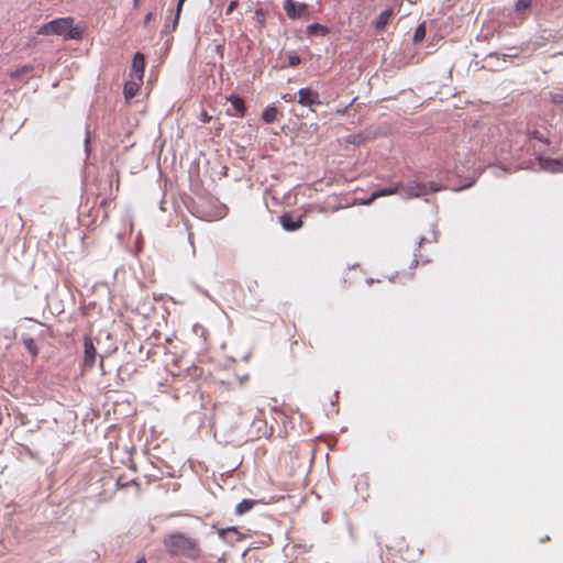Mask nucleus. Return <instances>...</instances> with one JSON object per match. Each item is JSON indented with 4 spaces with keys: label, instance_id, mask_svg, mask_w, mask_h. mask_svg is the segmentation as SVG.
Instances as JSON below:
<instances>
[{
    "label": "nucleus",
    "instance_id": "obj_5",
    "mask_svg": "<svg viewBox=\"0 0 563 563\" xmlns=\"http://www.w3.org/2000/svg\"><path fill=\"white\" fill-rule=\"evenodd\" d=\"M537 159L542 170L550 173H559L563 170V157L560 159H553L539 155Z\"/></svg>",
    "mask_w": 563,
    "mask_h": 563
},
{
    "label": "nucleus",
    "instance_id": "obj_15",
    "mask_svg": "<svg viewBox=\"0 0 563 563\" xmlns=\"http://www.w3.org/2000/svg\"><path fill=\"white\" fill-rule=\"evenodd\" d=\"M278 111L275 107H267L263 113L262 119L265 123H273L277 119Z\"/></svg>",
    "mask_w": 563,
    "mask_h": 563
},
{
    "label": "nucleus",
    "instance_id": "obj_23",
    "mask_svg": "<svg viewBox=\"0 0 563 563\" xmlns=\"http://www.w3.org/2000/svg\"><path fill=\"white\" fill-rule=\"evenodd\" d=\"M185 1L186 0H178L177 8H176V14H175V19H174V27H176V25L178 24L180 11H181V8H183V4Z\"/></svg>",
    "mask_w": 563,
    "mask_h": 563
},
{
    "label": "nucleus",
    "instance_id": "obj_37",
    "mask_svg": "<svg viewBox=\"0 0 563 563\" xmlns=\"http://www.w3.org/2000/svg\"><path fill=\"white\" fill-rule=\"evenodd\" d=\"M415 256H416V258L413 260V264L417 265L418 264V258H417L418 255L416 254Z\"/></svg>",
    "mask_w": 563,
    "mask_h": 563
},
{
    "label": "nucleus",
    "instance_id": "obj_32",
    "mask_svg": "<svg viewBox=\"0 0 563 563\" xmlns=\"http://www.w3.org/2000/svg\"><path fill=\"white\" fill-rule=\"evenodd\" d=\"M85 144H86V151H88L89 135L86 136Z\"/></svg>",
    "mask_w": 563,
    "mask_h": 563
},
{
    "label": "nucleus",
    "instance_id": "obj_8",
    "mask_svg": "<svg viewBox=\"0 0 563 563\" xmlns=\"http://www.w3.org/2000/svg\"><path fill=\"white\" fill-rule=\"evenodd\" d=\"M85 356L84 362L88 367H92L95 364L97 351L90 336L84 339Z\"/></svg>",
    "mask_w": 563,
    "mask_h": 563
},
{
    "label": "nucleus",
    "instance_id": "obj_4",
    "mask_svg": "<svg viewBox=\"0 0 563 563\" xmlns=\"http://www.w3.org/2000/svg\"><path fill=\"white\" fill-rule=\"evenodd\" d=\"M298 103L301 106L312 108L316 104H320L319 93L311 90L310 88H301L298 92Z\"/></svg>",
    "mask_w": 563,
    "mask_h": 563
},
{
    "label": "nucleus",
    "instance_id": "obj_9",
    "mask_svg": "<svg viewBox=\"0 0 563 563\" xmlns=\"http://www.w3.org/2000/svg\"><path fill=\"white\" fill-rule=\"evenodd\" d=\"M279 222L284 230L286 231H296L303 225V221L301 218L294 219L291 216L285 213L279 217Z\"/></svg>",
    "mask_w": 563,
    "mask_h": 563
},
{
    "label": "nucleus",
    "instance_id": "obj_36",
    "mask_svg": "<svg viewBox=\"0 0 563 563\" xmlns=\"http://www.w3.org/2000/svg\"><path fill=\"white\" fill-rule=\"evenodd\" d=\"M209 119H210V118H209V117H207V115L205 114V117H203V122L209 121Z\"/></svg>",
    "mask_w": 563,
    "mask_h": 563
},
{
    "label": "nucleus",
    "instance_id": "obj_3",
    "mask_svg": "<svg viewBox=\"0 0 563 563\" xmlns=\"http://www.w3.org/2000/svg\"><path fill=\"white\" fill-rule=\"evenodd\" d=\"M402 191L411 197H421L428 195L431 191H437L438 189L432 186V184H421L419 181L412 180L401 186Z\"/></svg>",
    "mask_w": 563,
    "mask_h": 563
},
{
    "label": "nucleus",
    "instance_id": "obj_14",
    "mask_svg": "<svg viewBox=\"0 0 563 563\" xmlns=\"http://www.w3.org/2000/svg\"><path fill=\"white\" fill-rule=\"evenodd\" d=\"M228 100L231 102L234 110L239 113V115H243L245 112V104L242 98L235 95H231Z\"/></svg>",
    "mask_w": 563,
    "mask_h": 563
},
{
    "label": "nucleus",
    "instance_id": "obj_1",
    "mask_svg": "<svg viewBox=\"0 0 563 563\" xmlns=\"http://www.w3.org/2000/svg\"><path fill=\"white\" fill-rule=\"evenodd\" d=\"M163 544L166 551L173 556H184L192 561H198L202 555L199 540L180 531L166 534L163 539Z\"/></svg>",
    "mask_w": 563,
    "mask_h": 563
},
{
    "label": "nucleus",
    "instance_id": "obj_31",
    "mask_svg": "<svg viewBox=\"0 0 563 563\" xmlns=\"http://www.w3.org/2000/svg\"><path fill=\"white\" fill-rule=\"evenodd\" d=\"M283 99L286 100V101H292L294 100V96L287 93V95L283 96Z\"/></svg>",
    "mask_w": 563,
    "mask_h": 563
},
{
    "label": "nucleus",
    "instance_id": "obj_35",
    "mask_svg": "<svg viewBox=\"0 0 563 563\" xmlns=\"http://www.w3.org/2000/svg\"><path fill=\"white\" fill-rule=\"evenodd\" d=\"M346 108H347V107H345L343 110H342V108H339L338 112H339V113H345Z\"/></svg>",
    "mask_w": 563,
    "mask_h": 563
},
{
    "label": "nucleus",
    "instance_id": "obj_21",
    "mask_svg": "<svg viewBox=\"0 0 563 563\" xmlns=\"http://www.w3.org/2000/svg\"><path fill=\"white\" fill-rule=\"evenodd\" d=\"M550 99L554 103H563V89L550 92Z\"/></svg>",
    "mask_w": 563,
    "mask_h": 563
},
{
    "label": "nucleus",
    "instance_id": "obj_20",
    "mask_svg": "<svg viewBox=\"0 0 563 563\" xmlns=\"http://www.w3.org/2000/svg\"><path fill=\"white\" fill-rule=\"evenodd\" d=\"M254 19L257 21V23H258L261 26H264V25H265V22H266V14H265V11H264L262 8H257V9L254 11Z\"/></svg>",
    "mask_w": 563,
    "mask_h": 563
},
{
    "label": "nucleus",
    "instance_id": "obj_24",
    "mask_svg": "<svg viewBox=\"0 0 563 563\" xmlns=\"http://www.w3.org/2000/svg\"><path fill=\"white\" fill-rule=\"evenodd\" d=\"M288 62L289 66L295 67L300 64L301 59L298 55H290Z\"/></svg>",
    "mask_w": 563,
    "mask_h": 563
},
{
    "label": "nucleus",
    "instance_id": "obj_33",
    "mask_svg": "<svg viewBox=\"0 0 563 563\" xmlns=\"http://www.w3.org/2000/svg\"><path fill=\"white\" fill-rule=\"evenodd\" d=\"M424 242H427V240L424 238L420 239L419 246H421Z\"/></svg>",
    "mask_w": 563,
    "mask_h": 563
},
{
    "label": "nucleus",
    "instance_id": "obj_38",
    "mask_svg": "<svg viewBox=\"0 0 563 563\" xmlns=\"http://www.w3.org/2000/svg\"><path fill=\"white\" fill-rule=\"evenodd\" d=\"M140 0H134V5H137Z\"/></svg>",
    "mask_w": 563,
    "mask_h": 563
},
{
    "label": "nucleus",
    "instance_id": "obj_29",
    "mask_svg": "<svg viewBox=\"0 0 563 563\" xmlns=\"http://www.w3.org/2000/svg\"><path fill=\"white\" fill-rule=\"evenodd\" d=\"M135 563H146V558L144 554L137 556Z\"/></svg>",
    "mask_w": 563,
    "mask_h": 563
},
{
    "label": "nucleus",
    "instance_id": "obj_27",
    "mask_svg": "<svg viewBox=\"0 0 563 563\" xmlns=\"http://www.w3.org/2000/svg\"><path fill=\"white\" fill-rule=\"evenodd\" d=\"M238 4H239V2L236 0L231 1L227 8V14L232 13L235 10V8L238 7Z\"/></svg>",
    "mask_w": 563,
    "mask_h": 563
},
{
    "label": "nucleus",
    "instance_id": "obj_30",
    "mask_svg": "<svg viewBox=\"0 0 563 563\" xmlns=\"http://www.w3.org/2000/svg\"><path fill=\"white\" fill-rule=\"evenodd\" d=\"M152 18H153V13H151V12H150V13H147V14L145 15V18H144V24H148V23H150V21L152 20Z\"/></svg>",
    "mask_w": 563,
    "mask_h": 563
},
{
    "label": "nucleus",
    "instance_id": "obj_18",
    "mask_svg": "<svg viewBox=\"0 0 563 563\" xmlns=\"http://www.w3.org/2000/svg\"><path fill=\"white\" fill-rule=\"evenodd\" d=\"M426 37V26L424 24H420L417 26L415 34H413V42L419 43Z\"/></svg>",
    "mask_w": 563,
    "mask_h": 563
},
{
    "label": "nucleus",
    "instance_id": "obj_26",
    "mask_svg": "<svg viewBox=\"0 0 563 563\" xmlns=\"http://www.w3.org/2000/svg\"><path fill=\"white\" fill-rule=\"evenodd\" d=\"M228 532H234V533H238V530H236V528H233V527H232V528H228V529H221V530L219 531V536H220V538L224 539V538H225V534H227Z\"/></svg>",
    "mask_w": 563,
    "mask_h": 563
},
{
    "label": "nucleus",
    "instance_id": "obj_28",
    "mask_svg": "<svg viewBox=\"0 0 563 563\" xmlns=\"http://www.w3.org/2000/svg\"><path fill=\"white\" fill-rule=\"evenodd\" d=\"M347 142L353 144H360L362 142V137L360 135H351L349 136Z\"/></svg>",
    "mask_w": 563,
    "mask_h": 563
},
{
    "label": "nucleus",
    "instance_id": "obj_11",
    "mask_svg": "<svg viewBox=\"0 0 563 563\" xmlns=\"http://www.w3.org/2000/svg\"><path fill=\"white\" fill-rule=\"evenodd\" d=\"M399 185H393L384 189H377L372 192L371 197L366 199L363 203L364 205H371L375 199L384 196H390L398 191Z\"/></svg>",
    "mask_w": 563,
    "mask_h": 563
},
{
    "label": "nucleus",
    "instance_id": "obj_34",
    "mask_svg": "<svg viewBox=\"0 0 563 563\" xmlns=\"http://www.w3.org/2000/svg\"><path fill=\"white\" fill-rule=\"evenodd\" d=\"M346 108H347V107H345L343 110H342V108H339L338 112H339V113H345Z\"/></svg>",
    "mask_w": 563,
    "mask_h": 563
},
{
    "label": "nucleus",
    "instance_id": "obj_7",
    "mask_svg": "<svg viewBox=\"0 0 563 563\" xmlns=\"http://www.w3.org/2000/svg\"><path fill=\"white\" fill-rule=\"evenodd\" d=\"M284 10L290 19L300 18L305 11L307 10V4L305 3H296L292 0L284 1Z\"/></svg>",
    "mask_w": 563,
    "mask_h": 563
},
{
    "label": "nucleus",
    "instance_id": "obj_16",
    "mask_svg": "<svg viewBox=\"0 0 563 563\" xmlns=\"http://www.w3.org/2000/svg\"><path fill=\"white\" fill-rule=\"evenodd\" d=\"M33 70V66L32 65H24L13 71L10 73V77L12 79H21L25 74L30 73Z\"/></svg>",
    "mask_w": 563,
    "mask_h": 563
},
{
    "label": "nucleus",
    "instance_id": "obj_22",
    "mask_svg": "<svg viewBox=\"0 0 563 563\" xmlns=\"http://www.w3.org/2000/svg\"><path fill=\"white\" fill-rule=\"evenodd\" d=\"M532 0H517L516 2V10L522 11L528 9L531 5Z\"/></svg>",
    "mask_w": 563,
    "mask_h": 563
},
{
    "label": "nucleus",
    "instance_id": "obj_2",
    "mask_svg": "<svg viewBox=\"0 0 563 563\" xmlns=\"http://www.w3.org/2000/svg\"><path fill=\"white\" fill-rule=\"evenodd\" d=\"M38 35H58L64 40H81L84 36V29L74 25V18H57L43 25L36 32Z\"/></svg>",
    "mask_w": 563,
    "mask_h": 563
},
{
    "label": "nucleus",
    "instance_id": "obj_12",
    "mask_svg": "<svg viewBox=\"0 0 563 563\" xmlns=\"http://www.w3.org/2000/svg\"><path fill=\"white\" fill-rule=\"evenodd\" d=\"M260 501L254 499H243L241 503H239L235 507V514L238 516H242L246 512H249L255 505H257Z\"/></svg>",
    "mask_w": 563,
    "mask_h": 563
},
{
    "label": "nucleus",
    "instance_id": "obj_17",
    "mask_svg": "<svg viewBox=\"0 0 563 563\" xmlns=\"http://www.w3.org/2000/svg\"><path fill=\"white\" fill-rule=\"evenodd\" d=\"M22 342H23V345L25 346V349L33 355V356H36L37 355V346H36V343L34 341V339H32L31 336H24L22 339Z\"/></svg>",
    "mask_w": 563,
    "mask_h": 563
},
{
    "label": "nucleus",
    "instance_id": "obj_6",
    "mask_svg": "<svg viewBox=\"0 0 563 563\" xmlns=\"http://www.w3.org/2000/svg\"><path fill=\"white\" fill-rule=\"evenodd\" d=\"M145 68V57L142 53H136L133 57L131 65L130 77L139 79V81H143Z\"/></svg>",
    "mask_w": 563,
    "mask_h": 563
},
{
    "label": "nucleus",
    "instance_id": "obj_25",
    "mask_svg": "<svg viewBox=\"0 0 563 563\" xmlns=\"http://www.w3.org/2000/svg\"><path fill=\"white\" fill-rule=\"evenodd\" d=\"M532 136L544 144H549V140L543 137V135L539 131H534L532 133Z\"/></svg>",
    "mask_w": 563,
    "mask_h": 563
},
{
    "label": "nucleus",
    "instance_id": "obj_19",
    "mask_svg": "<svg viewBox=\"0 0 563 563\" xmlns=\"http://www.w3.org/2000/svg\"><path fill=\"white\" fill-rule=\"evenodd\" d=\"M321 32V34H325L327 30L324 26L320 25L319 23H313L307 26V34L308 35H314L318 32Z\"/></svg>",
    "mask_w": 563,
    "mask_h": 563
},
{
    "label": "nucleus",
    "instance_id": "obj_13",
    "mask_svg": "<svg viewBox=\"0 0 563 563\" xmlns=\"http://www.w3.org/2000/svg\"><path fill=\"white\" fill-rule=\"evenodd\" d=\"M391 15H393V10L391 9H388V10H385V11L380 12V14L378 15V18H377V20L375 22L376 30H378V31L384 30L385 26L388 24Z\"/></svg>",
    "mask_w": 563,
    "mask_h": 563
},
{
    "label": "nucleus",
    "instance_id": "obj_10",
    "mask_svg": "<svg viewBox=\"0 0 563 563\" xmlns=\"http://www.w3.org/2000/svg\"><path fill=\"white\" fill-rule=\"evenodd\" d=\"M142 81H139L136 78H132L128 80L124 85L123 93L126 101H130L137 93Z\"/></svg>",
    "mask_w": 563,
    "mask_h": 563
}]
</instances>
